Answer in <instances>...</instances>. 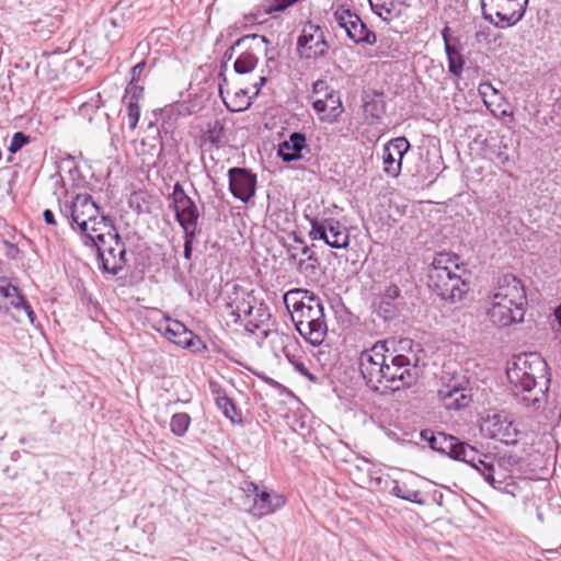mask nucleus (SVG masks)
I'll list each match as a JSON object with an SVG mask.
<instances>
[{
    "mask_svg": "<svg viewBox=\"0 0 561 561\" xmlns=\"http://www.w3.org/2000/svg\"><path fill=\"white\" fill-rule=\"evenodd\" d=\"M0 296L4 299L5 309L13 310L11 316L16 322L23 323L27 320L31 324H34L35 313L16 286H13L7 279H1Z\"/></svg>",
    "mask_w": 561,
    "mask_h": 561,
    "instance_id": "ddd939ff",
    "label": "nucleus"
},
{
    "mask_svg": "<svg viewBox=\"0 0 561 561\" xmlns=\"http://www.w3.org/2000/svg\"><path fill=\"white\" fill-rule=\"evenodd\" d=\"M410 142L404 137H397L389 140L382 150L383 172L391 178H398L402 169V159L410 150Z\"/></svg>",
    "mask_w": 561,
    "mask_h": 561,
    "instance_id": "4468645a",
    "label": "nucleus"
},
{
    "mask_svg": "<svg viewBox=\"0 0 561 561\" xmlns=\"http://www.w3.org/2000/svg\"><path fill=\"white\" fill-rule=\"evenodd\" d=\"M333 15L337 25L346 31V27H348L350 23L354 20V18L357 14L352 12L350 9H346L343 5H341L340 8L336 9Z\"/></svg>",
    "mask_w": 561,
    "mask_h": 561,
    "instance_id": "c9c22d12",
    "label": "nucleus"
},
{
    "mask_svg": "<svg viewBox=\"0 0 561 561\" xmlns=\"http://www.w3.org/2000/svg\"><path fill=\"white\" fill-rule=\"evenodd\" d=\"M217 408L222 411L224 415L229 419L232 423L240 422L241 419L237 420L240 414L238 413L237 407L229 397H220L217 399Z\"/></svg>",
    "mask_w": 561,
    "mask_h": 561,
    "instance_id": "72a5a7b5",
    "label": "nucleus"
},
{
    "mask_svg": "<svg viewBox=\"0 0 561 561\" xmlns=\"http://www.w3.org/2000/svg\"><path fill=\"white\" fill-rule=\"evenodd\" d=\"M438 398L447 410H460L469 405L471 397L468 389L459 383H448L442 386L437 391Z\"/></svg>",
    "mask_w": 561,
    "mask_h": 561,
    "instance_id": "412c9836",
    "label": "nucleus"
},
{
    "mask_svg": "<svg viewBox=\"0 0 561 561\" xmlns=\"http://www.w3.org/2000/svg\"><path fill=\"white\" fill-rule=\"evenodd\" d=\"M112 229L104 228L102 226V230L98 232H90L87 236L82 237V242L87 247H94L96 249L98 255L101 259L108 249L110 244V234Z\"/></svg>",
    "mask_w": 561,
    "mask_h": 561,
    "instance_id": "bb28decb",
    "label": "nucleus"
},
{
    "mask_svg": "<svg viewBox=\"0 0 561 561\" xmlns=\"http://www.w3.org/2000/svg\"><path fill=\"white\" fill-rule=\"evenodd\" d=\"M250 42H260L263 44H270V39L264 35L248 34L236 41L237 46H247Z\"/></svg>",
    "mask_w": 561,
    "mask_h": 561,
    "instance_id": "37998d69",
    "label": "nucleus"
},
{
    "mask_svg": "<svg viewBox=\"0 0 561 561\" xmlns=\"http://www.w3.org/2000/svg\"><path fill=\"white\" fill-rule=\"evenodd\" d=\"M196 230H184V257L191 260Z\"/></svg>",
    "mask_w": 561,
    "mask_h": 561,
    "instance_id": "a19ab883",
    "label": "nucleus"
},
{
    "mask_svg": "<svg viewBox=\"0 0 561 561\" xmlns=\"http://www.w3.org/2000/svg\"><path fill=\"white\" fill-rule=\"evenodd\" d=\"M407 5L401 0H381L373 4L371 10L386 22H391L404 14Z\"/></svg>",
    "mask_w": 561,
    "mask_h": 561,
    "instance_id": "b1692460",
    "label": "nucleus"
},
{
    "mask_svg": "<svg viewBox=\"0 0 561 561\" xmlns=\"http://www.w3.org/2000/svg\"><path fill=\"white\" fill-rule=\"evenodd\" d=\"M257 316L253 317V319L250 320V322H264L265 318H268L267 309L263 304H260L259 308L256 309ZM257 327L259 324L255 323Z\"/></svg>",
    "mask_w": 561,
    "mask_h": 561,
    "instance_id": "de8ad7c7",
    "label": "nucleus"
},
{
    "mask_svg": "<svg viewBox=\"0 0 561 561\" xmlns=\"http://www.w3.org/2000/svg\"><path fill=\"white\" fill-rule=\"evenodd\" d=\"M284 304L298 333L308 343L320 345L328 334L321 298L311 290L295 288L284 295Z\"/></svg>",
    "mask_w": 561,
    "mask_h": 561,
    "instance_id": "7ed1b4c3",
    "label": "nucleus"
},
{
    "mask_svg": "<svg viewBox=\"0 0 561 561\" xmlns=\"http://www.w3.org/2000/svg\"><path fill=\"white\" fill-rule=\"evenodd\" d=\"M248 92L245 90H240L236 93V102L238 106L232 108L231 111L240 112L249 108L252 104V98L247 96Z\"/></svg>",
    "mask_w": 561,
    "mask_h": 561,
    "instance_id": "ea45409f",
    "label": "nucleus"
},
{
    "mask_svg": "<svg viewBox=\"0 0 561 561\" xmlns=\"http://www.w3.org/2000/svg\"><path fill=\"white\" fill-rule=\"evenodd\" d=\"M229 190L231 194L242 201L249 202L255 194L256 175L244 168H231L228 171Z\"/></svg>",
    "mask_w": 561,
    "mask_h": 561,
    "instance_id": "dca6fc26",
    "label": "nucleus"
},
{
    "mask_svg": "<svg viewBox=\"0 0 561 561\" xmlns=\"http://www.w3.org/2000/svg\"><path fill=\"white\" fill-rule=\"evenodd\" d=\"M309 252H310V249H309V247H307V245H305V247L301 249V253H302L304 255H309V254H310Z\"/></svg>",
    "mask_w": 561,
    "mask_h": 561,
    "instance_id": "13d9d810",
    "label": "nucleus"
},
{
    "mask_svg": "<svg viewBox=\"0 0 561 561\" xmlns=\"http://www.w3.org/2000/svg\"><path fill=\"white\" fill-rule=\"evenodd\" d=\"M175 219L183 230H196L199 213L194 201L185 193L181 183L176 182L170 195Z\"/></svg>",
    "mask_w": 561,
    "mask_h": 561,
    "instance_id": "9b49d317",
    "label": "nucleus"
},
{
    "mask_svg": "<svg viewBox=\"0 0 561 561\" xmlns=\"http://www.w3.org/2000/svg\"><path fill=\"white\" fill-rule=\"evenodd\" d=\"M100 260L103 271L113 275L118 274L125 266L127 262L126 248L117 232L110 234L107 252Z\"/></svg>",
    "mask_w": 561,
    "mask_h": 561,
    "instance_id": "f3484780",
    "label": "nucleus"
},
{
    "mask_svg": "<svg viewBox=\"0 0 561 561\" xmlns=\"http://www.w3.org/2000/svg\"><path fill=\"white\" fill-rule=\"evenodd\" d=\"M319 260L314 255V253H310L307 257V260H300L299 262V270L301 272H308L311 271L312 273L318 268L319 266Z\"/></svg>",
    "mask_w": 561,
    "mask_h": 561,
    "instance_id": "79ce46f5",
    "label": "nucleus"
},
{
    "mask_svg": "<svg viewBox=\"0 0 561 561\" xmlns=\"http://www.w3.org/2000/svg\"><path fill=\"white\" fill-rule=\"evenodd\" d=\"M554 317L559 323V327L561 329V304L556 308L554 310Z\"/></svg>",
    "mask_w": 561,
    "mask_h": 561,
    "instance_id": "5fc2aeb1",
    "label": "nucleus"
},
{
    "mask_svg": "<svg viewBox=\"0 0 561 561\" xmlns=\"http://www.w3.org/2000/svg\"><path fill=\"white\" fill-rule=\"evenodd\" d=\"M377 55L378 56H383V53L382 51H378Z\"/></svg>",
    "mask_w": 561,
    "mask_h": 561,
    "instance_id": "052dcab7",
    "label": "nucleus"
},
{
    "mask_svg": "<svg viewBox=\"0 0 561 561\" xmlns=\"http://www.w3.org/2000/svg\"><path fill=\"white\" fill-rule=\"evenodd\" d=\"M345 32L347 37L355 44L365 43L373 45L377 41L376 34L367 28L366 24L360 20L358 15L354 18L348 27H346Z\"/></svg>",
    "mask_w": 561,
    "mask_h": 561,
    "instance_id": "393cba45",
    "label": "nucleus"
},
{
    "mask_svg": "<svg viewBox=\"0 0 561 561\" xmlns=\"http://www.w3.org/2000/svg\"><path fill=\"white\" fill-rule=\"evenodd\" d=\"M145 67H146V62L145 61H140L137 65H135L131 68V80L130 81L136 83V81L138 80V78L141 75V72L144 71Z\"/></svg>",
    "mask_w": 561,
    "mask_h": 561,
    "instance_id": "8fccbe9b",
    "label": "nucleus"
},
{
    "mask_svg": "<svg viewBox=\"0 0 561 561\" xmlns=\"http://www.w3.org/2000/svg\"><path fill=\"white\" fill-rule=\"evenodd\" d=\"M320 93H323L324 98L314 99L312 107L320 115L321 121L333 123L343 112L340 95L333 89H329L323 80L313 83V94Z\"/></svg>",
    "mask_w": 561,
    "mask_h": 561,
    "instance_id": "f8f14e48",
    "label": "nucleus"
},
{
    "mask_svg": "<svg viewBox=\"0 0 561 561\" xmlns=\"http://www.w3.org/2000/svg\"><path fill=\"white\" fill-rule=\"evenodd\" d=\"M497 159H499V160L501 161V163H503V164H504V163H506V162L510 160L508 156H507L506 153H504V152H500V153L497 154Z\"/></svg>",
    "mask_w": 561,
    "mask_h": 561,
    "instance_id": "4d7b16f0",
    "label": "nucleus"
},
{
    "mask_svg": "<svg viewBox=\"0 0 561 561\" xmlns=\"http://www.w3.org/2000/svg\"><path fill=\"white\" fill-rule=\"evenodd\" d=\"M256 298L245 290L234 293V297L226 304V310L234 318V322L242 317L252 318Z\"/></svg>",
    "mask_w": 561,
    "mask_h": 561,
    "instance_id": "4be33fe9",
    "label": "nucleus"
},
{
    "mask_svg": "<svg viewBox=\"0 0 561 561\" xmlns=\"http://www.w3.org/2000/svg\"><path fill=\"white\" fill-rule=\"evenodd\" d=\"M242 491L245 493L247 497H255L262 490L257 484L252 481H244L241 486Z\"/></svg>",
    "mask_w": 561,
    "mask_h": 561,
    "instance_id": "49530a36",
    "label": "nucleus"
},
{
    "mask_svg": "<svg viewBox=\"0 0 561 561\" xmlns=\"http://www.w3.org/2000/svg\"><path fill=\"white\" fill-rule=\"evenodd\" d=\"M329 48L323 30L311 21L306 22L297 39L299 56L305 59L324 58Z\"/></svg>",
    "mask_w": 561,
    "mask_h": 561,
    "instance_id": "6e6552de",
    "label": "nucleus"
},
{
    "mask_svg": "<svg viewBox=\"0 0 561 561\" xmlns=\"http://www.w3.org/2000/svg\"><path fill=\"white\" fill-rule=\"evenodd\" d=\"M257 57L252 53H242L234 61V71L239 75L251 72L257 65Z\"/></svg>",
    "mask_w": 561,
    "mask_h": 561,
    "instance_id": "7c9ffc66",
    "label": "nucleus"
},
{
    "mask_svg": "<svg viewBox=\"0 0 561 561\" xmlns=\"http://www.w3.org/2000/svg\"><path fill=\"white\" fill-rule=\"evenodd\" d=\"M421 438L427 442L433 450L448 456L454 460L463 461L470 465L490 485L496 488L494 466L492 462L486 461L490 457L482 455L476 447L444 432L435 433L430 430H423L421 432Z\"/></svg>",
    "mask_w": 561,
    "mask_h": 561,
    "instance_id": "20e7f679",
    "label": "nucleus"
},
{
    "mask_svg": "<svg viewBox=\"0 0 561 561\" xmlns=\"http://www.w3.org/2000/svg\"><path fill=\"white\" fill-rule=\"evenodd\" d=\"M60 213L73 229L75 225L78 226L81 238L90 232L101 231L102 226L115 231L112 219L100 216V207L89 194H78L70 204L60 206Z\"/></svg>",
    "mask_w": 561,
    "mask_h": 561,
    "instance_id": "39448f33",
    "label": "nucleus"
},
{
    "mask_svg": "<svg viewBox=\"0 0 561 561\" xmlns=\"http://www.w3.org/2000/svg\"><path fill=\"white\" fill-rule=\"evenodd\" d=\"M479 92L483 98L484 104L491 112L495 113V110L492 108L493 105L501 106V101L503 100V95L492 87L490 83H483L479 87Z\"/></svg>",
    "mask_w": 561,
    "mask_h": 561,
    "instance_id": "c756f323",
    "label": "nucleus"
},
{
    "mask_svg": "<svg viewBox=\"0 0 561 561\" xmlns=\"http://www.w3.org/2000/svg\"><path fill=\"white\" fill-rule=\"evenodd\" d=\"M390 493L404 501L415 503L419 505H425L426 501L422 492L413 488L412 481H393V486Z\"/></svg>",
    "mask_w": 561,
    "mask_h": 561,
    "instance_id": "a878e982",
    "label": "nucleus"
},
{
    "mask_svg": "<svg viewBox=\"0 0 561 561\" xmlns=\"http://www.w3.org/2000/svg\"><path fill=\"white\" fill-rule=\"evenodd\" d=\"M381 0H369V4L373 8V4H377V2H380Z\"/></svg>",
    "mask_w": 561,
    "mask_h": 561,
    "instance_id": "bf43d9fd",
    "label": "nucleus"
},
{
    "mask_svg": "<svg viewBox=\"0 0 561 561\" xmlns=\"http://www.w3.org/2000/svg\"><path fill=\"white\" fill-rule=\"evenodd\" d=\"M489 421L492 422L494 430L492 433L493 437H511L512 432L515 433L516 430L513 428L512 422L507 421L506 416L495 413L492 416H489Z\"/></svg>",
    "mask_w": 561,
    "mask_h": 561,
    "instance_id": "c85d7f7f",
    "label": "nucleus"
},
{
    "mask_svg": "<svg viewBox=\"0 0 561 561\" xmlns=\"http://www.w3.org/2000/svg\"><path fill=\"white\" fill-rule=\"evenodd\" d=\"M494 300H500L507 308H518L519 311H526L527 296L520 279L512 274L503 275L497 280L493 294Z\"/></svg>",
    "mask_w": 561,
    "mask_h": 561,
    "instance_id": "9d476101",
    "label": "nucleus"
},
{
    "mask_svg": "<svg viewBox=\"0 0 561 561\" xmlns=\"http://www.w3.org/2000/svg\"><path fill=\"white\" fill-rule=\"evenodd\" d=\"M453 267L459 268L458 263H457V257H455L448 253H437L434 256V259L431 263V266L428 267L427 273H432V272L438 273L442 271L451 272Z\"/></svg>",
    "mask_w": 561,
    "mask_h": 561,
    "instance_id": "cd10ccee",
    "label": "nucleus"
},
{
    "mask_svg": "<svg viewBox=\"0 0 561 561\" xmlns=\"http://www.w3.org/2000/svg\"><path fill=\"white\" fill-rule=\"evenodd\" d=\"M144 88L129 81L125 90V99L127 102H134L136 104L139 103V100L142 98Z\"/></svg>",
    "mask_w": 561,
    "mask_h": 561,
    "instance_id": "e433bc0d",
    "label": "nucleus"
},
{
    "mask_svg": "<svg viewBox=\"0 0 561 561\" xmlns=\"http://www.w3.org/2000/svg\"><path fill=\"white\" fill-rule=\"evenodd\" d=\"M310 226L309 237L312 240H323L329 247L334 249H345L348 247V231L339 220L334 218L318 220L314 218L310 220Z\"/></svg>",
    "mask_w": 561,
    "mask_h": 561,
    "instance_id": "1a4fd4ad",
    "label": "nucleus"
},
{
    "mask_svg": "<svg viewBox=\"0 0 561 561\" xmlns=\"http://www.w3.org/2000/svg\"><path fill=\"white\" fill-rule=\"evenodd\" d=\"M267 79L265 76H261L259 81L253 84L255 91L254 96L259 95L261 88L266 83Z\"/></svg>",
    "mask_w": 561,
    "mask_h": 561,
    "instance_id": "864d4df0",
    "label": "nucleus"
},
{
    "mask_svg": "<svg viewBox=\"0 0 561 561\" xmlns=\"http://www.w3.org/2000/svg\"><path fill=\"white\" fill-rule=\"evenodd\" d=\"M209 388H210V391L211 393L214 394L215 397V402L217 403V399L220 398V397H228L226 394V392L222 390V388L220 387V385L216 381H209Z\"/></svg>",
    "mask_w": 561,
    "mask_h": 561,
    "instance_id": "09e8293b",
    "label": "nucleus"
},
{
    "mask_svg": "<svg viewBox=\"0 0 561 561\" xmlns=\"http://www.w3.org/2000/svg\"><path fill=\"white\" fill-rule=\"evenodd\" d=\"M238 47L236 44L232 45L226 53H225V57L227 59H231L232 56H233V51H234V48Z\"/></svg>",
    "mask_w": 561,
    "mask_h": 561,
    "instance_id": "6e6d98bb",
    "label": "nucleus"
},
{
    "mask_svg": "<svg viewBox=\"0 0 561 561\" xmlns=\"http://www.w3.org/2000/svg\"><path fill=\"white\" fill-rule=\"evenodd\" d=\"M400 294H401V290L400 288L394 285V284H391L389 285L383 294L380 296V298L382 299H386V300H389V301H394L397 298L400 297Z\"/></svg>",
    "mask_w": 561,
    "mask_h": 561,
    "instance_id": "a18cd8bd",
    "label": "nucleus"
},
{
    "mask_svg": "<svg viewBox=\"0 0 561 561\" xmlns=\"http://www.w3.org/2000/svg\"><path fill=\"white\" fill-rule=\"evenodd\" d=\"M528 2L529 0H480L484 19L500 27L519 22Z\"/></svg>",
    "mask_w": 561,
    "mask_h": 561,
    "instance_id": "423d86ee",
    "label": "nucleus"
},
{
    "mask_svg": "<svg viewBox=\"0 0 561 561\" xmlns=\"http://www.w3.org/2000/svg\"><path fill=\"white\" fill-rule=\"evenodd\" d=\"M442 37L448 60V70L455 77H460L465 66V58L461 54L462 45L460 39L450 35V28L448 26L443 28Z\"/></svg>",
    "mask_w": 561,
    "mask_h": 561,
    "instance_id": "6ab92c4d",
    "label": "nucleus"
},
{
    "mask_svg": "<svg viewBox=\"0 0 561 561\" xmlns=\"http://www.w3.org/2000/svg\"><path fill=\"white\" fill-rule=\"evenodd\" d=\"M43 217L47 225H56L55 215L50 209L44 210Z\"/></svg>",
    "mask_w": 561,
    "mask_h": 561,
    "instance_id": "603ef678",
    "label": "nucleus"
},
{
    "mask_svg": "<svg viewBox=\"0 0 561 561\" xmlns=\"http://www.w3.org/2000/svg\"><path fill=\"white\" fill-rule=\"evenodd\" d=\"M386 111V103L379 99H370L364 103V113L374 121H379Z\"/></svg>",
    "mask_w": 561,
    "mask_h": 561,
    "instance_id": "473e14b6",
    "label": "nucleus"
},
{
    "mask_svg": "<svg viewBox=\"0 0 561 561\" xmlns=\"http://www.w3.org/2000/svg\"><path fill=\"white\" fill-rule=\"evenodd\" d=\"M489 320L497 328H506L513 323H519L524 320V311L518 308L510 309L500 300L490 297V307L486 310Z\"/></svg>",
    "mask_w": 561,
    "mask_h": 561,
    "instance_id": "a211bd4d",
    "label": "nucleus"
},
{
    "mask_svg": "<svg viewBox=\"0 0 561 561\" xmlns=\"http://www.w3.org/2000/svg\"><path fill=\"white\" fill-rule=\"evenodd\" d=\"M376 313L383 320H392L397 313L398 308L393 301H389L379 297L378 302L375 304Z\"/></svg>",
    "mask_w": 561,
    "mask_h": 561,
    "instance_id": "f704fd0d",
    "label": "nucleus"
},
{
    "mask_svg": "<svg viewBox=\"0 0 561 561\" xmlns=\"http://www.w3.org/2000/svg\"><path fill=\"white\" fill-rule=\"evenodd\" d=\"M191 424V417L187 413H175L171 417L170 428L176 436H184Z\"/></svg>",
    "mask_w": 561,
    "mask_h": 561,
    "instance_id": "2f4dec72",
    "label": "nucleus"
},
{
    "mask_svg": "<svg viewBox=\"0 0 561 561\" xmlns=\"http://www.w3.org/2000/svg\"><path fill=\"white\" fill-rule=\"evenodd\" d=\"M428 288L440 299L450 304L462 300L469 290V284L454 271L427 273Z\"/></svg>",
    "mask_w": 561,
    "mask_h": 561,
    "instance_id": "0eeeda50",
    "label": "nucleus"
},
{
    "mask_svg": "<svg viewBox=\"0 0 561 561\" xmlns=\"http://www.w3.org/2000/svg\"><path fill=\"white\" fill-rule=\"evenodd\" d=\"M519 403L533 410L541 408L550 383L546 360L537 353L522 354L506 369Z\"/></svg>",
    "mask_w": 561,
    "mask_h": 561,
    "instance_id": "f03ea898",
    "label": "nucleus"
},
{
    "mask_svg": "<svg viewBox=\"0 0 561 561\" xmlns=\"http://www.w3.org/2000/svg\"><path fill=\"white\" fill-rule=\"evenodd\" d=\"M306 148V136L302 133H291L289 138L278 145L277 156L284 162H291L302 158L301 151Z\"/></svg>",
    "mask_w": 561,
    "mask_h": 561,
    "instance_id": "5701e85b",
    "label": "nucleus"
},
{
    "mask_svg": "<svg viewBox=\"0 0 561 561\" xmlns=\"http://www.w3.org/2000/svg\"><path fill=\"white\" fill-rule=\"evenodd\" d=\"M127 117L128 126L131 130H134L137 127L140 117L139 104H136L134 102H127Z\"/></svg>",
    "mask_w": 561,
    "mask_h": 561,
    "instance_id": "4c0bfd02",
    "label": "nucleus"
},
{
    "mask_svg": "<svg viewBox=\"0 0 561 561\" xmlns=\"http://www.w3.org/2000/svg\"><path fill=\"white\" fill-rule=\"evenodd\" d=\"M294 366H295V369L302 376L307 377L310 380L314 379V376L308 370V368L304 365V363L294 362Z\"/></svg>",
    "mask_w": 561,
    "mask_h": 561,
    "instance_id": "3c124183",
    "label": "nucleus"
},
{
    "mask_svg": "<svg viewBox=\"0 0 561 561\" xmlns=\"http://www.w3.org/2000/svg\"><path fill=\"white\" fill-rule=\"evenodd\" d=\"M30 141V137L26 136L22 131H16L13 134V137L11 139V144L9 146V151L11 153H15L19 150L22 149L23 146H25Z\"/></svg>",
    "mask_w": 561,
    "mask_h": 561,
    "instance_id": "58836bf2",
    "label": "nucleus"
},
{
    "mask_svg": "<svg viewBox=\"0 0 561 561\" xmlns=\"http://www.w3.org/2000/svg\"><path fill=\"white\" fill-rule=\"evenodd\" d=\"M389 341H377L359 356V370L366 385L374 391L383 385L391 391L408 388L419 378V369L412 358L390 350Z\"/></svg>",
    "mask_w": 561,
    "mask_h": 561,
    "instance_id": "f257e3e1",
    "label": "nucleus"
},
{
    "mask_svg": "<svg viewBox=\"0 0 561 561\" xmlns=\"http://www.w3.org/2000/svg\"><path fill=\"white\" fill-rule=\"evenodd\" d=\"M285 497L276 492L262 490L252 499V504L248 512L255 516L262 517L273 514L285 505Z\"/></svg>",
    "mask_w": 561,
    "mask_h": 561,
    "instance_id": "aec40b11",
    "label": "nucleus"
},
{
    "mask_svg": "<svg viewBox=\"0 0 561 561\" xmlns=\"http://www.w3.org/2000/svg\"><path fill=\"white\" fill-rule=\"evenodd\" d=\"M157 329L165 339L184 348L198 350L202 344L201 339L179 320L167 317Z\"/></svg>",
    "mask_w": 561,
    "mask_h": 561,
    "instance_id": "2eb2a0df",
    "label": "nucleus"
},
{
    "mask_svg": "<svg viewBox=\"0 0 561 561\" xmlns=\"http://www.w3.org/2000/svg\"><path fill=\"white\" fill-rule=\"evenodd\" d=\"M298 1L299 0H273V4L270 7L268 12H282Z\"/></svg>",
    "mask_w": 561,
    "mask_h": 561,
    "instance_id": "c03bdc74",
    "label": "nucleus"
}]
</instances>
